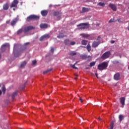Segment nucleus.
<instances>
[{
	"label": "nucleus",
	"instance_id": "1",
	"mask_svg": "<svg viewBox=\"0 0 129 129\" xmlns=\"http://www.w3.org/2000/svg\"><path fill=\"white\" fill-rule=\"evenodd\" d=\"M107 66H108L107 62L104 61L98 65V69L100 71H102V70H105L107 68Z\"/></svg>",
	"mask_w": 129,
	"mask_h": 129
},
{
	"label": "nucleus",
	"instance_id": "2",
	"mask_svg": "<svg viewBox=\"0 0 129 129\" xmlns=\"http://www.w3.org/2000/svg\"><path fill=\"white\" fill-rule=\"evenodd\" d=\"M79 30H85L89 28V23L88 22L85 23H80L77 25Z\"/></svg>",
	"mask_w": 129,
	"mask_h": 129
},
{
	"label": "nucleus",
	"instance_id": "3",
	"mask_svg": "<svg viewBox=\"0 0 129 129\" xmlns=\"http://www.w3.org/2000/svg\"><path fill=\"white\" fill-rule=\"evenodd\" d=\"M39 19H40V16L35 15H31L27 18L26 21L27 22H30L32 20H35L37 21L39 20Z\"/></svg>",
	"mask_w": 129,
	"mask_h": 129
},
{
	"label": "nucleus",
	"instance_id": "4",
	"mask_svg": "<svg viewBox=\"0 0 129 129\" xmlns=\"http://www.w3.org/2000/svg\"><path fill=\"white\" fill-rule=\"evenodd\" d=\"M110 54V51H106L102 54V55L101 56V59H103V60H105V59H107V58L109 57Z\"/></svg>",
	"mask_w": 129,
	"mask_h": 129
},
{
	"label": "nucleus",
	"instance_id": "5",
	"mask_svg": "<svg viewBox=\"0 0 129 129\" xmlns=\"http://www.w3.org/2000/svg\"><path fill=\"white\" fill-rule=\"evenodd\" d=\"M34 29H35V27L32 26H27L24 28L23 30V33H24V34H26V33H28L29 31H31V30H34Z\"/></svg>",
	"mask_w": 129,
	"mask_h": 129
},
{
	"label": "nucleus",
	"instance_id": "6",
	"mask_svg": "<svg viewBox=\"0 0 129 129\" xmlns=\"http://www.w3.org/2000/svg\"><path fill=\"white\" fill-rule=\"evenodd\" d=\"M50 38V35L49 34H44L42 35L40 38H39V41L41 42L44 41V40L46 39H49Z\"/></svg>",
	"mask_w": 129,
	"mask_h": 129
},
{
	"label": "nucleus",
	"instance_id": "7",
	"mask_svg": "<svg viewBox=\"0 0 129 129\" xmlns=\"http://www.w3.org/2000/svg\"><path fill=\"white\" fill-rule=\"evenodd\" d=\"M19 22V18L17 17L11 22V25L12 26V27H14V26L16 25V24Z\"/></svg>",
	"mask_w": 129,
	"mask_h": 129
},
{
	"label": "nucleus",
	"instance_id": "8",
	"mask_svg": "<svg viewBox=\"0 0 129 129\" xmlns=\"http://www.w3.org/2000/svg\"><path fill=\"white\" fill-rule=\"evenodd\" d=\"M7 48H10V44L5 43L4 44H3L2 46V51L3 52H5Z\"/></svg>",
	"mask_w": 129,
	"mask_h": 129
},
{
	"label": "nucleus",
	"instance_id": "9",
	"mask_svg": "<svg viewBox=\"0 0 129 129\" xmlns=\"http://www.w3.org/2000/svg\"><path fill=\"white\" fill-rule=\"evenodd\" d=\"M18 4L19 1L18 0H14L10 6V8H16Z\"/></svg>",
	"mask_w": 129,
	"mask_h": 129
},
{
	"label": "nucleus",
	"instance_id": "10",
	"mask_svg": "<svg viewBox=\"0 0 129 129\" xmlns=\"http://www.w3.org/2000/svg\"><path fill=\"white\" fill-rule=\"evenodd\" d=\"M119 100H120V102L121 104H122V105L121 106V107L123 108V106H124V104H125L124 102L125 101V98H124L123 97H121L119 99Z\"/></svg>",
	"mask_w": 129,
	"mask_h": 129
},
{
	"label": "nucleus",
	"instance_id": "11",
	"mask_svg": "<svg viewBox=\"0 0 129 129\" xmlns=\"http://www.w3.org/2000/svg\"><path fill=\"white\" fill-rule=\"evenodd\" d=\"M100 44V41H94L92 44V47H93V48H96L97 47H98V45H99Z\"/></svg>",
	"mask_w": 129,
	"mask_h": 129
},
{
	"label": "nucleus",
	"instance_id": "12",
	"mask_svg": "<svg viewBox=\"0 0 129 129\" xmlns=\"http://www.w3.org/2000/svg\"><path fill=\"white\" fill-rule=\"evenodd\" d=\"M114 80L118 81L120 79V74L119 73H117L114 75Z\"/></svg>",
	"mask_w": 129,
	"mask_h": 129
},
{
	"label": "nucleus",
	"instance_id": "13",
	"mask_svg": "<svg viewBox=\"0 0 129 129\" xmlns=\"http://www.w3.org/2000/svg\"><path fill=\"white\" fill-rule=\"evenodd\" d=\"M109 7L111 9V10H112V11H114V12H116V6H115V5L110 4L109 5Z\"/></svg>",
	"mask_w": 129,
	"mask_h": 129
},
{
	"label": "nucleus",
	"instance_id": "14",
	"mask_svg": "<svg viewBox=\"0 0 129 129\" xmlns=\"http://www.w3.org/2000/svg\"><path fill=\"white\" fill-rule=\"evenodd\" d=\"M53 16L54 17H57V19H60V17H61V13L59 12L55 11L53 12Z\"/></svg>",
	"mask_w": 129,
	"mask_h": 129
},
{
	"label": "nucleus",
	"instance_id": "15",
	"mask_svg": "<svg viewBox=\"0 0 129 129\" xmlns=\"http://www.w3.org/2000/svg\"><path fill=\"white\" fill-rule=\"evenodd\" d=\"M41 14L43 17H46L48 15V11L47 10H42L41 12Z\"/></svg>",
	"mask_w": 129,
	"mask_h": 129
},
{
	"label": "nucleus",
	"instance_id": "16",
	"mask_svg": "<svg viewBox=\"0 0 129 129\" xmlns=\"http://www.w3.org/2000/svg\"><path fill=\"white\" fill-rule=\"evenodd\" d=\"M3 8L4 11H8L9 10V4L6 3L3 5Z\"/></svg>",
	"mask_w": 129,
	"mask_h": 129
},
{
	"label": "nucleus",
	"instance_id": "17",
	"mask_svg": "<svg viewBox=\"0 0 129 129\" xmlns=\"http://www.w3.org/2000/svg\"><path fill=\"white\" fill-rule=\"evenodd\" d=\"M40 28H41V29H47V28H48V24H41L40 25Z\"/></svg>",
	"mask_w": 129,
	"mask_h": 129
},
{
	"label": "nucleus",
	"instance_id": "18",
	"mask_svg": "<svg viewBox=\"0 0 129 129\" xmlns=\"http://www.w3.org/2000/svg\"><path fill=\"white\" fill-rule=\"evenodd\" d=\"M90 11V9L83 7L82 8V13H86V12H89Z\"/></svg>",
	"mask_w": 129,
	"mask_h": 129
},
{
	"label": "nucleus",
	"instance_id": "19",
	"mask_svg": "<svg viewBox=\"0 0 129 129\" xmlns=\"http://www.w3.org/2000/svg\"><path fill=\"white\" fill-rule=\"evenodd\" d=\"M17 95H18V92L17 91L13 92V93L12 95V99H14L16 97V96H17Z\"/></svg>",
	"mask_w": 129,
	"mask_h": 129
},
{
	"label": "nucleus",
	"instance_id": "20",
	"mask_svg": "<svg viewBox=\"0 0 129 129\" xmlns=\"http://www.w3.org/2000/svg\"><path fill=\"white\" fill-rule=\"evenodd\" d=\"M80 36H82L83 38H89V37H90L89 34H85V33L81 34Z\"/></svg>",
	"mask_w": 129,
	"mask_h": 129
},
{
	"label": "nucleus",
	"instance_id": "21",
	"mask_svg": "<svg viewBox=\"0 0 129 129\" xmlns=\"http://www.w3.org/2000/svg\"><path fill=\"white\" fill-rule=\"evenodd\" d=\"M64 44L68 46L70 45V40L69 39H66L64 41Z\"/></svg>",
	"mask_w": 129,
	"mask_h": 129
},
{
	"label": "nucleus",
	"instance_id": "22",
	"mask_svg": "<svg viewBox=\"0 0 129 129\" xmlns=\"http://www.w3.org/2000/svg\"><path fill=\"white\" fill-rule=\"evenodd\" d=\"M86 49L88 50V52H90L91 51V46H90V44H88L86 46Z\"/></svg>",
	"mask_w": 129,
	"mask_h": 129
},
{
	"label": "nucleus",
	"instance_id": "23",
	"mask_svg": "<svg viewBox=\"0 0 129 129\" xmlns=\"http://www.w3.org/2000/svg\"><path fill=\"white\" fill-rule=\"evenodd\" d=\"M26 64H27V62H26V61L22 62L21 64L20 68H23V67H25Z\"/></svg>",
	"mask_w": 129,
	"mask_h": 129
},
{
	"label": "nucleus",
	"instance_id": "24",
	"mask_svg": "<svg viewBox=\"0 0 129 129\" xmlns=\"http://www.w3.org/2000/svg\"><path fill=\"white\" fill-rule=\"evenodd\" d=\"M23 32H24V30H23V29H20L17 31V35H20L22 34V33H23Z\"/></svg>",
	"mask_w": 129,
	"mask_h": 129
},
{
	"label": "nucleus",
	"instance_id": "25",
	"mask_svg": "<svg viewBox=\"0 0 129 129\" xmlns=\"http://www.w3.org/2000/svg\"><path fill=\"white\" fill-rule=\"evenodd\" d=\"M124 119V116H123V115H119V119L120 120V121H122L123 120V119Z\"/></svg>",
	"mask_w": 129,
	"mask_h": 129
},
{
	"label": "nucleus",
	"instance_id": "26",
	"mask_svg": "<svg viewBox=\"0 0 129 129\" xmlns=\"http://www.w3.org/2000/svg\"><path fill=\"white\" fill-rule=\"evenodd\" d=\"M87 42H88V41L86 40H83L82 41V45H84L85 46L87 45Z\"/></svg>",
	"mask_w": 129,
	"mask_h": 129
},
{
	"label": "nucleus",
	"instance_id": "27",
	"mask_svg": "<svg viewBox=\"0 0 129 129\" xmlns=\"http://www.w3.org/2000/svg\"><path fill=\"white\" fill-rule=\"evenodd\" d=\"M53 70V69H49L48 70H47L46 71L43 72V74H47V73H48V72H50V71H52Z\"/></svg>",
	"mask_w": 129,
	"mask_h": 129
},
{
	"label": "nucleus",
	"instance_id": "28",
	"mask_svg": "<svg viewBox=\"0 0 129 129\" xmlns=\"http://www.w3.org/2000/svg\"><path fill=\"white\" fill-rule=\"evenodd\" d=\"M97 6H99L100 7H104L105 6V4L104 3L102 2H99Z\"/></svg>",
	"mask_w": 129,
	"mask_h": 129
},
{
	"label": "nucleus",
	"instance_id": "29",
	"mask_svg": "<svg viewBox=\"0 0 129 129\" xmlns=\"http://www.w3.org/2000/svg\"><path fill=\"white\" fill-rule=\"evenodd\" d=\"M96 62L94 61L90 63V64L89 65V67H93L95 65V63Z\"/></svg>",
	"mask_w": 129,
	"mask_h": 129
},
{
	"label": "nucleus",
	"instance_id": "30",
	"mask_svg": "<svg viewBox=\"0 0 129 129\" xmlns=\"http://www.w3.org/2000/svg\"><path fill=\"white\" fill-rule=\"evenodd\" d=\"M70 56H75V55H77V53L74 51H72L70 53Z\"/></svg>",
	"mask_w": 129,
	"mask_h": 129
},
{
	"label": "nucleus",
	"instance_id": "31",
	"mask_svg": "<svg viewBox=\"0 0 129 129\" xmlns=\"http://www.w3.org/2000/svg\"><path fill=\"white\" fill-rule=\"evenodd\" d=\"M77 63L76 62L74 64H71V67L73 68L74 69H78V68L76 67H75V65H76Z\"/></svg>",
	"mask_w": 129,
	"mask_h": 129
},
{
	"label": "nucleus",
	"instance_id": "32",
	"mask_svg": "<svg viewBox=\"0 0 129 129\" xmlns=\"http://www.w3.org/2000/svg\"><path fill=\"white\" fill-rule=\"evenodd\" d=\"M88 57H89L90 58V56H87V55H82V58L83 59H84V60H86V59H87V58H88Z\"/></svg>",
	"mask_w": 129,
	"mask_h": 129
},
{
	"label": "nucleus",
	"instance_id": "33",
	"mask_svg": "<svg viewBox=\"0 0 129 129\" xmlns=\"http://www.w3.org/2000/svg\"><path fill=\"white\" fill-rule=\"evenodd\" d=\"M117 22V20H115V21H114V19H111L109 21L108 23H113V22Z\"/></svg>",
	"mask_w": 129,
	"mask_h": 129
},
{
	"label": "nucleus",
	"instance_id": "34",
	"mask_svg": "<svg viewBox=\"0 0 129 129\" xmlns=\"http://www.w3.org/2000/svg\"><path fill=\"white\" fill-rule=\"evenodd\" d=\"M2 91L5 93L6 92V86H3L2 87Z\"/></svg>",
	"mask_w": 129,
	"mask_h": 129
},
{
	"label": "nucleus",
	"instance_id": "35",
	"mask_svg": "<svg viewBox=\"0 0 129 129\" xmlns=\"http://www.w3.org/2000/svg\"><path fill=\"white\" fill-rule=\"evenodd\" d=\"M57 38L58 39H62V38H64V35H57Z\"/></svg>",
	"mask_w": 129,
	"mask_h": 129
},
{
	"label": "nucleus",
	"instance_id": "36",
	"mask_svg": "<svg viewBox=\"0 0 129 129\" xmlns=\"http://www.w3.org/2000/svg\"><path fill=\"white\" fill-rule=\"evenodd\" d=\"M13 53L14 54L15 57H19V55H17V53H16V51H15V47L14 48Z\"/></svg>",
	"mask_w": 129,
	"mask_h": 129
},
{
	"label": "nucleus",
	"instance_id": "37",
	"mask_svg": "<svg viewBox=\"0 0 129 129\" xmlns=\"http://www.w3.org/2000/svg\"><path fill=\"white\" fill-rule=\"evenodd\" d=\"M110 129H113V122H111Z\"/></svg>",
	"mask_w": 129,
	"mask_h": 129
},
{
	"label": "nucleus",
	"instance_id": "38",
	"mask_svg": "<svg viewBox=\"0 0 129 129\" xmlns=\"http://www.w3.org/2000/svg\"><path fill=\"white\" fill-rule=\"evenodd\" d=\"M76 43L75 41H72L70 42V45L73 46V45H75Z\"/></svg>",
	"mask_w": 129,
	"mask_h": 129
},
{
	"label": "nucleus",
	"instance_id": "39",
	"mask_svg": "<svg viewBox=\"0 0 129 129\" xmlns=\"http://www.w3.org/2000/svg\"><path fill=\"white\" fill-rule=\"evenodd\" d=\"M113 64H119V61L117 60H115L113 61Z\"/></svg>",
	"mask_w": 129,
	"mask_h": 129
},
{
	"label": "nucleus",
	"instance_id": "40",
	"mask_svg": "<svg viewBox=\"0 0 129 129\" xmlns=\"http://www.w3.org/2000/svg\"><path fill=\"white\" fill-rule=\"evenodd\" d=\"M36 63H37V60H34L32 61L33 65H35V64H36Z\"/></svg>",
	"mask_w": 129,
	"mask_h": 129
},
{
	"label": "nucleus",
	"instance_id": "41",
	"mask_svg": "<svg viewBox=\"0 0 129 129\" xmlns=\"http://www.w3.org/2000/svg\"><path fill=\"white\" fill-rule=\"evenodd\" d=\"M50 51L51 53H54V48L53 47H51L50 48Z\"/></svg>",
	"mask_w": 129,
	"mask_h": 129
},
{
	"label": "nucleus",
	"instance_id": "42",
	"mask_svg": "<svg viewBox=\"0 0 129 129\" xmlns=\"http://www.w3.org/2000/svg\"><path fill=\"white\" fill-rule=\"evenodd\" d=\"M118 22V23H122V21H121V19H118L116 20Z\"/></svg>",
	"mask_w": 129,
	"mask_h": 129
},
{
	"label": "nucleus",
	"instance_id": "43",
	"mask_svg": "<svg viewBox=\"0 0 129 129\" xmlns=\"http://www.w3.org/2000/svg\"><path fill=\"white\" fill-rule=\"evenodd\" d=\"M100 39H101V37L98 36V38H97V41H98V42H99V41H100Z\"/></svg>",
	"mask_w": 129,
	"mask_h": 129
},
{
	"label": "nucleus",
	"instance_id": "44",
	"mask_svg": "<svg viewBox=\"0 0 129 129\" xmlns=\"http://www.w3.org/2000/svg\"><path fill=\"white\" fill-rule=\"evenodd\" d=\"M111 44H114V43H115V41L114 40H112L110 42Z\"/></svg>",
	"mask_w": 129,
	"mask_h": 129
},
{
	"label": "nucleus",
	"instance_id": "45",
	"mask_svg": "<svg viewBox=\"0 0 129 129\" xmlns=\"http://www.w3.org/2000/svg\"><path fill=\"white\" fill-rule=\"evenodd\" d=\"M79 100L81 101V103L83 102V100L81 98H79Z\"/></svg>",
	"mask_w": 129,
	"mask_h": 129
},
{
	"label": "nucleus",
	"instance_id": "46",
	"mask_svg": "<svg viewBox=\"0 0 129 129\" xmlns=\"http://www.w3.org/2000/svg\"><path fill=\"white\" fill-rule=\"evenodd\" d=\"M29 44H30V43H29V42H26V43H25L24 44V45H25V46H27V45H29Z\"/></svg>",
	"mask_w": 129,
	"mask_h": 129
},
{
	"label": "nucleus",
	"instance_id": "47",
	"mask_svg": "<svg viewBox=\"0 0 129 129\" xmlns=\"http://www.w3.org/2000/svg\"><path fill=\"white\" fill-rule=\"evenodd\" d=\"M95 75H96L97 78L98 79V75L97 74V73H96V74H95Z\"/></svg>",
	"mask_w": 129,
	"mask_h": 129
},
{
	"label": "nucleus",
	"instance_id": "48",
	"mask_svg": "<svg viewBox=\"0 0 129 129\" xmlns=\"http://www.w3.org/2000/svg\"><path fill=\"white\" fill-rule=\"evenodd\" d=\"M6 24H10V21H6Z\"/></svg>",
	"mask_w": 129,
	"mask_h": 129
},
{
	"label": "nucleus",
	"instance_id": "49",
	"mask_svg": "<svg viewBox=\"0 0 129 129\" xmlns=\"http://www.w3.org/2000/svg\"><path fill=\"white\" fill-rule=\"evenodd\" d=\"M74 75H75V76H77V77L78 76V75H77V74H75Z\"/></svg>",
	"mask_w": 129,
	"mask_h": 129
},
{
	"label": "nucleus",
	"instance_id": "50",
	"mask_svg": "<svg viewBox=\"0 0 129 129\" xmlns=\"http://www.w3.org/2000/svg\"><path fill=\"white\" fill-rule=\"evenodd\" d=\"M0 95H2V90H0Z\"/></svg>",
	"mask_w": 129,
	"mask_h": 129
},
{
	"label": "nucleus",
	"instance_id": "51",
	"mask_svg": "<svg viewBox=\"0 0 129 129\" xmlns=\"http://www.w3.org/2000/svg\"><path fill=\"white\" fill-rule=\"evenodd\" d=\"M98 119H99V120H101V118L99 117V118H98Z\"/></svg>",
	"mask_w": 129,
	"mask_h": 129
},
{
	"label": "nucleus",
	"instance_id": "52",
	"mask_svg": "<svg viewBox=\"0 0 129 129\" xmlns=\"http://www.w3.org/2000/svg\"><path fill=\"white\" fill-rule=\"evenodd\" d=\"M75 80H77V78H75Z\"/></svg>",
	"mask_w": 129,
	"mask_h": 129
},
{
	"label": "nucleus",
	"instance_id": "53",
	"mask_svg": "<svg viewBox=\"0 0 129 129\" xmlns=\"http://www.w3.org/2000/svg\"><path fill=\"white\" fill-rule=\"evenodd\" d=\"M24 88H25V87H24L23 88H22V89H24Z\"/></svg>",
	"mask_w": 129,
	"mask_h": 129
},
{
	"label": "nucleus",
	"instance_id": "54",
	"mask_svg": "<svg viewBox=\"0 0 129 129\" xmlns=\"http://www.w3.org/2000/svg\"><path fill=\"white\" fill-rule=\"evenodd\" d=\"M128 31H129V27L128 28Z\"/></svg>",
	"mask_w": 129,
	"mask_h": 129
},
{
	"label": "nucleus",
	"instance_id": "55",
	"mask_svg": "<svg viewBox=\"0 0 129 129\" xmlns=\"http://www.w3.org/2000/svg\"><path fill=\"white\" fill-rule=\"evenodd\" d=\"M0 59H1V54H0Z\"/></svg>",
	"mask_w": 129,
	"mask_h": 129
},
{
	"label": "nucleus",
	"instance_id": "56",
	"mask_svg": "<svg viewBox=\"0 0 129 129\" xmlns=\"http://www.w3.org/2000/svg\"><path fill=\"white\" fill-rule=\"evenodd\" d=\"M0 59H1V54H0Z\"/></svg>",
	"mask_w": 129,
	"mask_h": 129
},
{
	"label": "nucleus",
	"instance_id": "57",
	"mask_svg": "<svg viewBox=\"0 0 129 129\" xmlns=\"http://www.w3.org/2000/svg\"><path fill=\"white\" fill-rule=\"evenodd\" d=\"M109 1H111V0H109Z\"/></svg>",
	"mask_w": 129,
	"mask_h": 129
},
{
	"label": "nucleus",
	"instance_id": "58",
	"mask_svg": "<svg viewBox=\"0 0 129 129\" xmlns=\"http://www.w3.org/2000/svg\"><path fill=\"white\" fill-rule=\"evenodd\" d=\"M0 87H1V85H0Z\"/></svg>",
	"mask_w": 129,
	"mask_h": 129
}]
</instances>
